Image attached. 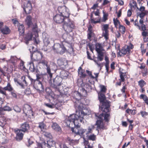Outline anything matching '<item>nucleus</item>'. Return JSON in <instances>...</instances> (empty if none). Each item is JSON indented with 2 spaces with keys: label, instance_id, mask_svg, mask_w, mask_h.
<instances>
[{
  "label": "nucleus",
  "instance_id": "1",
  "mask_svg": "<svg viewBox=\"0 0 148 148\" xmlns=\"http://www.w3.org/2000/svg\"><path fill=\"white\" fill-rule=\"evenodd\" d=\"M90 112L88 110L84 109L77 112L76 114L70 115L66 118L65 122L66 125L71 127V131L76 135L83 136L86 131V129L80 127L78 123L79 120L82 123H84V116L89 114Z\"/></svg>",
  "mask_w": 148,
  "mask_h": 148
},
{
  "label": "nucleus",
  "instance_id": "43",
  "mask_svg": "<svg viewBox=\"0 0 148 148\" xmlns=\"http://www.w3.org/2000/svg\"><path fill=\"white\" fill-rule=\"evenodd\" d=\"M47 66V72L48 73V74L49 75V77H50V79L52 77V73L51 72V69L50 67L49 66Z\"/></svg>",
  "mask_w": 148,
  "mask_h": 148
},
{
  "label": "nucleus",
  "instance_id": "4",
  "mask_svg": "<svg viewBox=\"0 0 148 148\" xmlns=\"http://www.w3.org/2000/svg\"><path fill=\"white\" fill-rule=\"evenodd\" d=\"M63 27L66 32H72L73 29L75 28L76 26L74 22L68 18L65 19Z\"/></svg>",
  "mask_w": 148,
  "mask_h": 148
},
{
  "label": "nucleus",
  "instance_id": "6",
  "mask_svg": "<svg viewBox=\"0 0 148 148\" xmlns=\"http://www.w3.org/2000/svg\"><path fill=\"white\" fill-rule=\"evenodd\" d=\"M134 46L132 44H130L129 46H127L125 48H123L118 52V55L120 56H123L127 53H129L131 49H132Z\"/></svg>",
  "mask_w": 148,
  "mask_h": 148
},
{
  "label": "nucleus",
  "instance_id": "18",
  "mask_svg": "<svg viewBox=\"0 0 148 148\" xmlns=\"http://www.w3.org/2000/svg\"><path fill=\"white\" fill-rule=\"evenodd\" d=\"M29 125L28 123H25L21 125V129L20 130H21L23 132H25L27 131L29 129Z\"/></svg>",
  "mask_w": 148,
  "mask_h": 148
},
{
  "label": "nucleus",
  "instance_id": "17",
  "mask_svg": "<svg viewBox=\"0 0 148 148\" xmlns=\"http://www.w3.org/2000/svg\"><path fill=\"white\" fill-rule=\"evenodd\" d=\"M21 78V79L22 80L23 83H24V84H23V83L20 82L18 81H17V83L19 85L21 86L22 88H24V86L25 85L27 86L28 85V84L26 79V77L25 76H22Z\"/></svg>",
  "mask_w": 148,
  "mask_h": 148
},
{
  "label": "nucleus",
  "instance_id": "59",
  "mask_svg": "<svg viewBox=\"0 0 148 148\" xmlns=\"http://www.w3.org/2000/svg\"><path fill=\"white\" fill-rule=\"evenodd\" d=\"M79 70V74L81 75L82 76L84 77H85L86 76V74L85 73H84L82 72L83 71L81 72Z\"/></svg>",
  "mask_w": 148,
  "mask_h": 148
},
{
  "label": "nucleus",
  "instance_id": "45",
  "mask_svg": "<svg viewBox=\"0 0 148 148\" xmlns=\"http://www.w3.org/2000/svg\"><path fill=\"white\" fill-rule=\"evenodd\" d=\"M33 146L35 148H42V145L41 143H36L33 144Z\"/></svg>",
  "mask_w": 148,
  "mask_h": 148
},
{
  "label": "nucleus",
  "instance_id": "7",
  "mask_svg": "<svg viewBox=\"0 0 148 148\" xmlns=\"http://www.w3.org/2000/svg\"><path fill=\"white\" fill-rule=\"evenodd\" d=\"M109 25L108 24H104L102 26V30L103 31L102 36L106 40L109 38Z\"/></svg>",
  "mask_w": 148,
  "mask_h": 148
},
{
  "label": "nucleus",
  "instance_id": "37",
  "mask_svg": "<svg viewBox=\"0 0 148 148\" xmlns=\"http://www.w3.org/2000/svg\"><path fill=\"white\" fill-rule=\"evenodd\" d=\"M0 31L3 34H7L8 33L9 29L7 27L5 26L4 28L1 29Z\"/></svg>",
  "mask_w": 148,
  "mask_h": 148
},
{
  "label": "nucleus",
  "instance_id": "47",
  "mask_svg": "<svg viewBox=\"0 0 148 148\" xmlns=\"http://www.w3.org/2000/svg\"><path fill=\"white\" fill-rule=\"evenodd\" d=\"M94 61L97 64L98 67L101 68L103 66V63L99 62L98 60H94Z\"/></svg>",
  "mask_w": 148,
  "mask_h": 148
},
{
  "label": "nucleus",
  "instance_id": "26",
  "mask_svg": "<svg viewBox=\"0 0 148 148\" xmlns=\"http://www.w3.org/2000/svg\"><path fill=\"white\" fill-rule=\"evenodd\" d=\"M32 16L29 15L27 16L25 20V23L28 26H30L32 24Z\"/></svg>",
  "mask_w": 148,
  "mask_h": 148
},
{
  "label": "nucleus",
  "instance_id": "46",
  "mask_svg": "<svg viewBox=\"0 0 148 148\" xmlns=\"http://www.w3.org/2000/svg\"><path fill=\"white\" fill-rule=\"evenodd\" d=\"M113 21L115 27L117 28V26H118V24L120 23L119 21L117 20V19H116L115 18H114Z\"/></svg>",
  "mask_w": 148,
  "mask_h": 148
},
{
  "label": "nucleus",
  "instance_id": "42",
  "mask_svg": "<svg viewBox=\"0 0 148 148\" xmlns=\"http://www.w3.org/2000/svg\"><path fill=\"white\" fill-rule=\"evenodd\" d=\"M99 87L100 88V91L99 92L105 93L106 90V88L105 86L103 85H100Z\"/></svg>",
  "mask_w": 148,
  "mask_h": 148
},
{
  "label": "nucleus",
  "instance_id": "56",
  "mask_svg": "<svg viewBox=\"0 0 148 148\" xmlns=\"http://www.w3.org/2000/svg\"><path fill=\"white\" fill-rule=\"evenodd\" d=\"M12 21L14 25L18 24V22L16 18H14L12 19Z\"/></svg>",
  "mask_w": 148,
  "mask_h": 148
},
{
  "label": "nucleus",
  "instance_id": "40",
  "mask_svg": "<svg viewBox=\"0 0 148 148\" xmlns=\"http://www.w3.org/2000/svg\"><path fill=\"white\" fill-rule=\"evenodd\" d=\"M120 32L123 34H124L125 31V28L124 26L120 25L119 28Z\"/></svg>",
  "mask_w": 148,
  "mask_h": 148
},
{
  "label": "nucleus",
  "instance_id": "62",
  "mask_svg": "<svg viewBox=\"0 0 148 148\" xmlns=\"http://www.w3.org/2000/svg\"><path fill=\"white\" fill-rule=\"evenodd\" d=\"M115 63L114 62H113L110 64V67L112 69H115Z\"/></svg>",
  "mask_w": 148,
  "mask_h": 148
},
{
  "label": "nucleus",
  "instance_id": "2",
  "mask_svg": "<svg viewBox=\"0 0 148 148\" xmlns=\"http://www.w3.org/2000/svg\"><path fill=\"white\" fill-rule=\"evenodd\" d=\"M96 116L97 117V121L95 123V125L97 126V130L99 132V130H106L107 129V127L105 126L103 122V118H104V120L106 122H108L110 117V114L108 113L103 112L102 114L97 116L96 115Z\"/></svg>",
  "mask_w": 148,
  "mask_h": 148
},
{
  "label": "nucleus",
  "instance_id": "61",
  "mask_svg": "<svg viewBox=\"0 0 148 148\" xmlns=\"http://www.w3.org/2000/svg\"><path fill=\"white\" fill-rule=\"evenodd\" d=\"M134 24L135 26H137L139 28V29L140 28V26H139V25H138V20L137 19L135 20Z\"/></svg>",
  "mask_w": 148,
  "mask_h": 148
},
{
  "label": "nucleus",
  "instance_id": "41",
  "mask_svg": "<svg viewBox=\"0 0 148 148\" xmlns=\"http://www.w3.org/2000/svg\"><path fill=\"white\" fill-rule=\"evenodd\" d=\"M126 75L125 74L122 72H120V77L121 82H124L125 81V78L126 77Z\"/></svg>",
  "mask_w": 148,
  "mask_h": 148
},
{
  "label": "nucleus",
  "instance_id": "29",
  "mask_svg": "<svg viewBox=\"0 0 148 148\" xmlns=\"http://www.w3.org/2000/svg\"><path fill=\"white\" fill-rule=\"evenodd\" d=\"M47 143L46 144V145L47 146H49V147L53 146L55 144V142L51 138L48 140Z\"/></svg>",
  "mask_w": 148,
  "mask_h": 148
},
{
  "label": "nucleus",
  "instance_id": "39",
  "mask_svg": "<svg viewBox=\"0 0 148 148\" xmlns=\"http://www.w3.org/2000/svg\"><path fill=\"white\" fill-rule=\"evenodd\" d=\"M45 125L42 122L40 123H39L38 127L40 128L42 131H45Z\"/></svg>",
  "mask_w": 148,
  "mask_h": 148
},
{
  "label": "nucleus",
  "instance_id": "30",
  "mask_svg": "<svg viewBox=\"0 0 148 148\" xmlns=\"http://www.w3.org/2000/svg\"><path fill=\"white\" fill-rule=\"evenodd\" d=\"M19 25L18 26V30L20 33L21 34H24L25 31V28L23 24H19Z\"/></svg>",
  "mask_w": 148,
  "mask_h": 148
},
{
  "label": "nucleus",
  "instance_id": "35",
  "mask_svg": "<svg viewBox=\"0 0 148 148\" xmlns=\"http://www.w3.org/2000/svg\"><path fill=\"white\" fill-rule=\"evenodd\" d=\"M95 127L93 125H91L89 126L88 129V131L86 132V135H88L89 133H92V130Z\"/></svg>",
  "mask_w": 148,
  "mask_h": 148
},
{
  "label": "nucleus",
  "instance_id": "48",
  "mask_svg": "<svg viewBox=\"0 0 148 148\" xmlns=\"http://www.w3.org/2000/svg\"><path fill=\"white\" fill-rule=\"evenodd\" d=\"M44 135L45 137L49 138L50 139L52 137L51 134L49 132H45Z\"/></svg>",
  "mask_w": 148,
  "mask_h": 148
},
{
  "label": "nucleus",
  "instance_id": "36",
  "mask_svg": "<svg viewBox=\"0 0 148 148\" xmlns=\"http://www.w3.org/2000/svg\"><path fill=\"white\" fill-rule=\"evenodd\" d=\"M125 112L129 114L130 113L132 115H134L136 113V110L130 109L129 108L127 109Z\"/></svg>",
  "mask_w": 148,
  "mask_h": 148
},
{
  "label": "nucleus",
  "instance_id": "64",
  "mask_svg": "<svg viewBox=\"0 0 148 148\" xmlns=\"http://www.w3.org/2000/svg\"><path fill=\"white\" fill-rule=\"evenodd\" d=\"M132 14V12L131 11V10H128L127 11V16L128 17H130L131 16Z\"/></svg>",
  "mask_w": 148,
  "mask_h": 148
},
{
  "label": "nucleus",
  "instance_id": "14",
  "mask_svg": "<svg viewBox=\"0 0 148 148\" xmlns=\"http://www.w3.org/2000/svg\"><path fill=\"white\" fill-rule=\"evenodd\" d=\"M34 35L31 32H29L26 34L25 38V43L26 44H28L29 41L32 40V37Z\"/></svg>",
  "mask_w": 148,
  "mask_h": 148
},
{
  "label": "nucleus",
  "instance_id": "11",
  "mask_svg": "<svg viewBox=\"0 0 148 148\" xmlns=\"http://www.w3.org/2000/svg\"><path fill=\"white\" fill-rule=\"evenodd\" d=\"M17 59V58L16 56H11L10 59V65H11L12 67H10L11 69H10V71H12L13 70V68L15 67Z\"/></svg>",
  "mask_w": 148,
  "mask_h": 148
},
{
  "label": "nucleus",
  "instance_id": "5",
  "mask_svg": "<svg viewBox=\"0 0 148 148\" xmlns=\"http://www.w3.org/2000/svg\"><path fill=\"white\" fill-rule=\"evenodd\" d=\"M59 12L66 18H69L70 13L69 9L65 6H59L58 8Z\"/></svg>",
  "mask_w": 148,
  "mask_h": 148
},
{
  "label": "nucleus",
  "instance_id": "31",
  "mask_svg": "<svg viewBox=\"0 0 148 148\" xmlns=\"http://www.w3.org/2000/svg\"><path fill=\"white\" fill-rule=\"evenodd\" d=\"M66 49L64 45L63 44H61L58 53L60 54H63L66 51Z\"/></svg>",
  "mask_w": 148,
  "mask_h": 148
},
{
  "label": "nucleus",
  "instance_id": "50",
  "mask_svg": "<svg viewBox=\"0 0 148 148\" xmlns=\"http://www.w3.org/2000/svg\"><path fill=\"white\" fill-rule=\"evenodd\" d=\"M148 72L147 69H144L142 71L143 76L144 77L146 76L148 74Z\"/></svg>",
  "mask_w": 148,
  "mask_h": 148
},
{
  "label": "nucleus",
  "instance_id": "3",
  "mask_svg": "<svg viewBox=\"0 0 148 148\" xmlns=\"http://www.w3.org/2000/svg\"><path fill=\"white\" fill-rule=\"evenodd\" d=\"M98 97L101 105L99 106V109L103 112L108 113L110 111V102L106 100V97L104 93H98Z\"/></svg>",
  "mask_w": 148,
  "mask_h": 148
},
{
  "label": "nucleus",
  "instance_id": "20",
  "mask_svg": "<svg viewBox=\"0 0 148 148\" xmlns=\"http://www.w3.org/2000/svg\"><path fill=\"white\" fill-rule=\"evenodd\" d=\"M61 45L59 43L54 44L53 47V49L54 51L58 53L59 51V49L61 47Z\"/></svg>",
  "mask_w": 148,
  "mask_h": 148
},
{
  "label": "nucleus",
  "instance_id": "44",
  "mask_svg": "<svg viewBox=\"0 0 148 148\" xmlns=\"http://www.w3.org/2000/svg\"><path fill=\"white\" fill-rule=\"evenodd\" d=\"M138 83V85L141 88H142L146 84V82L143 79L139 81Z\"/></svg>",
  "mask_w": 148,
  "mask_h": 148
},
{
  "label": "nucleus",
  "instance_id": "53",
  "mask_svg": "<svg viewBox=\"0 0 148 148\" xmlns=\"http://www.w3.org/2000/svg\"><path fill=\"white\" fill-rule=\"evenodd\" d=\"M40 63L45 65L46 66H48L47 62L45 60H41Z\"/></svg>",
  "mask_w": 148,
  "mask_h": 148
},
{
  "label": "nucleus",
  "instance_id": "21",
  "mask_svg": "<svg viewBox=\"0 0 148 148\" xmlns=\"http://www.w3.org/2000/svg\"><path fill=\"white\" fill-rule=\"evenodd\" d=\"M95 50L97 52L101 51L103 50V47L101 43H97L95 45Z\"/></svg>",
  "mask_w": 148,
  "mask_h": 148
},
{
  "label": "nucleus",
  "instance_id": "54",
  "mask_svg": "<svg viewBox=\"0 0 148 148\" xmlns=\"http://www.w3.org/2000/svg\"><path fill=\"white\" fill-rule=\"evenodd\" d=\"M14 110L17 112H20L21 111V109L18 106H14Z\"/></svg>",
  "mask_w": 148,
  "mask_h": 148
},
{
  "label": "nucleus",
  "instance_id": "33",
  "mask_svg": "<svg viewBox=\"0 0 148 148\" xmlns=\"http://www.w3.org/2000/svg\"><path fill=\"white\" fill-rule=\"evenodd\" d=\"M97 52L98 53L97 58L100 61H102L103 59V52L102 51Z\"/></svg>",
  "mask_w": 148,
  "mask_h": 148
},
{
  "label": "nucleus",
  "instance_id": "34",
  "mask_svg": "<svg viewBox=\"0 0 148 148\" xmlns=\"http://www.w3.org/2000/svg\"><path fill=\"white\" fill-rule=\"evenodd\" d=\"M148 14V11H145L143 12H138L137 13V15L141 18H143L144 17Z\"/></svg>",
  "mask_w": 148,
  "mask_h": 148
},
{
  "label": "nucleus",
  "instance_id": "49",
  "mask_svg": "<svg viewBox=\"0 0 148 148\" xmlns=\"http://www.w3.org/2000/svg\"><path fill=\"white\" fill-rule=\"evenodd\" d=\"M137 9L139 10V12H143L145 11H147L145 10V8L144 6H141L140 8H139L138 7H137Z\"/></svg>",
  "mask_w": 148,
  "mask_h": 148
},
{
  "label": "nucleus",
  "instance_id": "23",
  "mask_svg": "<svg viewBox=\"0 0 148 148\" xmlns=\"http://www.w3.org/2000/svg\"><path fill=\"white\" fill-rule=\"evenodd\" d=\"M38 28L36 25H34L32 28V32H31L32 34L35 36V37H38Z\"/></svg>",
  "mask_w": 148,
  "mask_h": 148
},
{
  "label": "nucleus",
  "instance_id": "60",
  "mask_svg": "<svg viewBox=\"0 0 148 148\" xmlns=\"http://www.w3.org/2000/svg\"><path fill=\"white\" fill-rule=\"evenodd\" d=\"M34 39V42L36 43V44H38L40 42V41L39 40L37 39V37H35V36L34 37H33Z\"/></svg>",
  "mask_w": 148,
  "mask_h": 148
},
{
  "label": "nucleus",
  "instance_id": "58",
  "mask_svg": "<svg viewBox=\"0 0 148 148\" xmlns=\"http://www.w3.org/2000/svg\"><path fill=\"white\" fill-rule=\"evenodd\" d=\"M108 14H107L104 13L103 14V20L104 21H105L107 19V17Z\"/></svg>",
  "mask_w": 148,
  "mask_h": 148
},
{
  "label": "nucleus",
  "instance_id": "10",
  "mask_svg": "<svg viewBox=\"0 0 148 148\" xmlns=\"http://www.w3.org/2000/svg\"><path fill=\"white\" fill-rule=\"evenodd\" d=\"M66 18L61 14H56L53 18L54 21L58 23H61L64 22V23L65 19Z\"/></svg>",
  "mask_w": 148,
  "mask_h": 148
},
{
  "label": "nucleus",
  "instance_id": "24",
  "mask_svg": "<svg viewBox=\"0 0 148 148\" xmlns=\"http://www.w3.org/2000/svg\"><path fill=\"white\" fill-rule=\"evenodd\" d=\"M23 9L26 14H29L31 12L32 10V5H30L29 4H28V7H27V6L24 7Z\"/></svg>",
  "mask_w": 148,
  "mask_h": 148
},
{
  "label": "nucleus",
  "instance_id": "55",
  "mask_svg": "<svg viewBox=\"0 0 148 148\" xmlns=\"http://www.w3.org/2000/svg\"><path fill=\"white\" fill-rule=\"evenodd\" d=\"M148 30H147L146 31H143L142 32V34L144 37H146L148 35Z\"/></svg>",
  "mask_w": 148,
  "mask_h": 148
},
{
  "label": "nucleus",
  "instance_id": "22",
  "mask_svg": "<svg viewBox=\"0 0 148 148\" xmlns=\"http://www.w3.org/2000/svg\"><path fill=\"white\" fill-rule=\"evenodd\" d=\"M60 75L61 76V78H63L64 79H65L68 76L69 74V72L66 71L62 70L60 72Z\"/></svg>",
  "mask_w": 148,
  "mask_h": 148
},
{
  "label": "nucleus",
  "instance_id": "63",
  "mask_svg": "<svg viewBox=\"0 0 148 148\" xmlns=\"http://www.w3.org/2000/svg\"><path fill=\"white\" fill-rule=\"evenodd\" d=\"M141 28L143 31L146 30V27L145 25L144 24H142L141 25Z\"/></svg>",
  "mask_w": 148,
  "mask_h": 148
},
{
  "label": "nucleus",
  "instance_id": "12",
  "mask_svg": "<svg viewBox=\"0 0 148 148\" xmlns=\"http://www.w3.org/2000/svg\"><path fill=\"white\" fill-rule=\"evenodd\" d=\"M62 79L60 77L58 76H56L53 79V84L56 87L61 85V82Z\"/></svg>",
  "mask_w": 148,
  "mask_h": 148
},
{
  "label": "nucleus",
  "instance_id": "51",
  "mask_svg": "<svg viewBox=\"0 0 148 148\" xmlns=\"http://www.w3.org/2000/svg\"><path fill=\"white\" fill-rule=\"evenodd\" d=\"M140 113L142 116L144 117H145L148 115V113L145 112L141 111Z\"/></svg>",
  "mask_w": 148,
  "mask_h": 148
},
{
  "label": "nucleus",
  "instance_id": "16",
  "mask_svg": "<svg viewBox=\"0 0 148 148\" xmlns=\"http://www.w3.org/2000/svg\"><path fill=\"white\" fill-rule=\"evenodd\" d=\"M57 64L60 66H63L67 64L66 60L64 58H60L58 60Z\"/></svg>",
  "mask_w": 148,
  "mask_h": 148
},
{
  "label": "nucleus",
  "instance_id": "9",
  "mask_svg": "<svg viewBox=\"0 0 148 148\" xmlns=\"http://www.w3.org/2000/svg\"><path fill=\"white\" fill-rule=\"evenodd\" d=\"M23 111L26 115L33 116V114L32 110L31 107L28 104H26L24 105L23 108Z\"/></svg>",
  "mask_w": 148,
  "mask_h": 148
},
{
  "label": "nucleus",
  "instance_id": "27",
  "mask_svg": "<svg viewBox=\"0 0 148 148\" xmlns=\"http://www.w3.org/2000/svg\"><path fill=\"white\" fill-rule=\"evenodd\" d=\"M86 138L88 140L92 141H95L96 138V136L94 134H92L89 135H87Z\"/></svg>",
  "mask_w": 148,
  "mask_h": 148
},
{
  "label": "nucleus",
  "instance_id": "52",
  "mask_svg": "<svg viewBox=\"0 0 148 148\" xmlns=\"http://www.w3.org/2000/svg\"><path fill=\"white\" fill-rule=\"evenodd\" d=\"M94 35V33L93 32H88V38L90 40V38L92 36Z\"/></svg>",
  "mask_w": 148,
  "mask_h": 148
},
{
  "label": "nucleus",
  "instance_id": "25",
  "mask_svg": "<svg viewBox=\"0 0 148 148\" xmlns=\"http://www.w3.org/2000/svg\"><path fill=\"white\" fill-rule=\"evenodd\" d=\"M10 92L11 93L12 97L13 98H17V96L16 91L10 85Z\"/></svg>",
  "mask_w": 148,
  "mask_h": 148
},
{
  "label": "nucleus",
  "instance_id": "15",
  "mask_svg": "<svg viewBox=\"0 0 148 148\" xmlns=\"http://www.w3.org/2000/svg\"><path fill=\"white\" fill-rule=\"evenodd\" d=\"M51 40H52V38H50L49 36L47 34L44 35L43 41L45 45H48L49 44Z\"/></svg>",
  "mask_w": 148,
  "mask_h": 148
},
{
  "label": "nucleus",
  "instance_id": "13",
  "mask_svg": "<svg viewBox=\"0 0 148 148\" xmlns=\"http://www.w3.org/2000/svg\"><path fill=\"white\" fill-rule=\"evenodd\" d=\"M14 132L16 134V139L18 141L22 140L23 138V134L22 133V131L21 130L18 129L14 130Z\"/></svg>",
  "mask_w": 148,
  "mask_h": 148
},
{
  "label": "nucleus",
  "instance_id": "57",
  "mask_svg": "<svg viewBox=\"0 0 148 148\" xmlns=\"http://www.w3.org/2000/svg\"><path fill=\"white\" fill-rule=\"evenodd\" d=\"M29 4L30 5H32L31 3L29 1H26V2L24 4V7H25V6H27V7H28V4Z\"/></svg>",
  "mask_w": 148,
  "mask_h": 148
},
{
  "label": "nucleus",
  "instance_id": "32",
  "mask_svg": "<svg viewBox=\"0 0 148 148\" xmlns=\"http://www.w3.org/2000/svg\"><path fill=\"white\" fill-rule=\"evenodd\" d=\"M130 5L132 9H135L136 8L138 7L136 2L133 0L131 1Z\"/></svg>",
  "mask_w": 148,
  "mask_h": 148
},
{
  "label": "nucleus",
  "instance_id": "28",
  "mask_svg": "<svg viewBox=\"0 0 148 148\" xmlns=\"http://www.w3.org/2000/svg\"><path fill=\"white\" fill-rule=\"evenodd\" d=\"M29 65H30L29 70L32 72H37V70L35 68L34 66L33 62H29Z\"/></svg>",
  "mask_w": 148,
  "mask_h": 148
},
{
  "label": "nucleus",
  "instance_id": "19",
  "mask_svg": "<svg viewBox=\"0 0 148 148\" xmlns=\"http://www.w3.org/2000/svg\"><path fill=\"white\" fill-rule=\"evenodd\" d=\"M52 128L56 131L60 132L61 131V127L56 123H53L52 125Z\"/></svg>",
  "mask_w": 148,
  "mask_h": 148
},
{
  "label": "nucleus",
  "instance_id": "38",
  "mask_svg": "<svg viewBox=\"0 0 148 148\" xmlns=\"http://www.w3.org/2000/svg\"><path fill=\"white\" fill-rule=\"evenodd\" d=\"M91 22L95 24L97 23H100V18L99 17H98V19L97 20H95V19H94L92 15L91 14Z\"/></svg>",
  "mask_w": 148,
  "mask_h": 148
},
{
  "label": "nucleus",
  "instance_id": "8",
  "mask_svg": "<svg viewBox=\"0 0 148 148\" xmlns=\"http://www.w3.org/2000/svg\"><path fill=\"white\" fill-rule=\"evenodd\" d=\"M34 87L36 90L38 91H42L44 90V87L42 83L38 80H34Z\"/></svg>",
  "mask_w": 148,
  "mask_h": 148
}]
</instances>
